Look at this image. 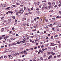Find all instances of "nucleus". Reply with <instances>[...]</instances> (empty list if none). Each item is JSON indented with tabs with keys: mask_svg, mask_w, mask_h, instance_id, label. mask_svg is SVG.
I'll list each match as a JSON object with an SVG mask.
<instances>
[{
	"mask_svg": "<svg viewBox=\"0 0 61 61\" xmlns=\"http://www.w3.org/2000/svg\"><path fill=\"white\" fill-rule=\"evenodd\" d=\"M0 40H1L2 39H3V37H0Z\"/></svg>",
	"mask_w": 61,
	"mask_h": 61,
	"instance_id": "nucleus-18",
	"label": "nucleus"
},
{
	"mask_svg": "<svg viewBox=\"0 0 61 61\" xmlns=\"http://www.w3.org/2000/svg\"><path fill=\"white\" fill-rule=\"evenodd\" d=\"M38 41V40H35V42H36V41Z\"/></svg>",
	"mask_w": 61,
	"mask_h": 61,
	"instance_id": "nucleus-38",
	"label": "nucleus"
},
{
	"mask_svg": "<svg viewBox=\"0 0 61 61\" xmlns=\"http://www.w3.org/2000/svg\"><path fill=\"white\" fill-rule=\"evenodd\" d=\"M40 59H41L42 60H43V58L42 57H41L40 58Z\"/></svg>",
	"mask_w": 61,
	"mask_h": 61,
	"instance_id": "nucleus-19",
	"label": "nucleus"
},
{
	"mask_svg": "<svg viewBox=\"0 0 61 61\" xmlns=\"http://www.w3.org/2000/svg\"><path fill=\"white\" fill-rule=\"evenodd\" d=\"M27 39H29V37H27Z\"/></svg>",
	"mask_w": 61,
	"mask_h": 61,
	"instance_id": "nucleus-39",
	"label": "nucleus"
},
{
	"mask_svg": "<svg viewBox=\"0 0 61 61\" xmlns=\"http://www.w3.org/2000/svg\"><path fill=\"white\" fill-rule=\"evenodd\" d=\"M45 9H47V7H45Z\"/></svg>",
	"mask_w": 61,
	"mask_h": 61,
	"instance_id": "nucleus-24",
	"label": "nucleus"
},
{
	"mask_svg": "<svg viewBox=\"0 0 61 61\" xmlns=\"http://www.w3.org/2000/svg\"><path fill=\"white\" fill-rule=\"evenodd\" d=\"M51 22H54V20H51Z\"/></svg>",
	"mask_w": 61,
	"mask_h": 61,
	"instance_id": "nucleus-59",
	"label": "nucleus"
},
{
	"mask_svg": "<svg viewBox=\"0 0 61 61\" xmlns=\"http://www.w3.org/2000/svg\"><path fill=\"white\" fill-rule=\"evenodd\" d=\"M20 14H22V13H23L24 10H20Z\"/></svg>",
	"mask_w": 61,
	"mask_h": 61,
	"instance_id": "nucleus-1",
	"label": "nucleus"
},
{
	"mask_svg": "<svg viewBox=\"0 0 61 61\" xmlns=\"http://www.w3.org/2000/svg\"><path fill=\"white\" fill-rule=\"evenodd\" d=\"M58 57H60V56L59 55H58L57 56Z\"/></svg>",
	"mask_w": 61,
	"mask_h": 61,
	"instance_id": "nucleus-29",
	"label": "nucleus"
},
{
	"mask_svg": "<svg viewBox=\"0 0 61 61\" xmlns=\"http://www.w3.org/2000/svg\"><path fill=\"white\" fill-rule=\"evenodd\" d=\"M38 36V35H35V36H36V37L37 36Z\"/></svg>",
	"mask_w": 61,
	"mask_h": 61,
	"instance_id": "nucleus-53",
	"label": "nucleus"
},
{
	"mask_svg": "<svg viewBox=\"0 0 61 61\" xmlns=\"http://www.w3.org/2000/svg\"><path fill=\"white\" fill-rule=\"evenodd\" d=\"M7 56H4V58H7Z\"/></svg>",
	"mask_w": 61,
	"mask_h": 61,
	"instance_id": "nucleus-16",
	"label": "nucleus"
},
{
	"mask_svg": "<svg viewBox=\"0 0 61 61\" xmlns=\"http://www.w3.org/2000/svg\"><path fill=\"white\" fill-rule=\"evenodd\" d=\"M47 36H50V34H48Z\"/></svg>",
	"mask_w": 61,
	"mask_h": 61,
	"instance_id": "nucleus-55",
	"label": "nucleus"
},
{
	"mask_svg": "<svg viewBox=\"0 0 61 61\" xmlns=\"http://www.w3.org/2000/svg\"><path fill=\"white\" fill-rule=\"evenodd\" d=\"M59 3H60V4H61V1H59Z\"/></svg>",
	"mask_w": 61,
	"mask_h": 61,
	"instance_id": "nucleus-64",
	"label": "nucleus"
},
{
	"mask_svg": "<svg viewBox=\"0 0 61 61\" xmlns=\"http://www.w3.org/2000/svg\"><path fill=\"white\" fill-rule=\"evenodd\" d=\"M2 6L3 7H6V5H5V4L3 5H2Z\"/></svg>",
	"mask_w": 61,
	"mask_h": 61,
	"instance_id": "nucleus-3",
	"label": "nucleus"
},
{
	"mask_svg": "<svg viewBox=\"0 0 61 61\" xmlns=\"http://www.w3.org/2000/svg\"><path fill=\"white\" fill-rule=\"evenodd\" d=\"M34 5H36V2H35L34 3Z\"/></svg>",
	"mask_w": 61,
	"mask_h": 61,
	"instance_id": "nucleus-34",
	"label": "nucleus"
},
{
	"mask_svg": "<svg viewBox=\"0 0 61 61\" xmlns=\"http://www.w3.org/2000/svg\"><path fill=\"white\" fill-rule=\"evenodd\" d=\"M34 37V36H30V37L31 38H33Z\"/></svg>",
	"mask_w": 61,
	"mask_h": 61,
	"instance_id": "nucleus-42",
	"label": "nucleus"
},
{
	"mask_svg": "<svg viewBox=\"0 0 61 61\" xmlns=\"http://www.w3.org/2000/svg\"><path fill=\"white\" fill-rule=\"evenodd\" d=\"M5 29H6V30L8 29L9 28V27H5Z\"/></svg>",
	"mask_w": 61,
	"mask_h": 61,
	"instance_id": "nucleus-4",
	"label": "nucleus"
},
{
	"mask_svg": "<svg viewBox=\"0 0 61 61\" xmlns=\"http://www.w3.org/2000/svg\"><path fill=\"white\" fill-rule=\"evenodd\" d=\"M49 7V8H51V7H52L51 6V5H50Z\"/></svg>",
	"mask_w": 61,
	"mask_h": 61,
	"instance_id": "nucleus-48",
	"label": "nucleus"
},
{
	"mask_svg": "<svg viewBox=\"0 0 61 61\" xmlns=\"http://www.w3.org/2000/svg\"><path fill=\"white\" fill-rule=\"evenodd\" d=\"M31 9L32 10H34L33 7H32V8H31Z\"/></svg>",
	"mask_w": 61,
	"mask_h": 61,
	"instance_id": "nucleus-37",
	"label": "nucleus"
},
{
	"mask_svg": "<svg viewBox=\"0 0 61 61\" xmlns=\"http://www.w3.org/2000/svg\"><path fill=\"white\" fill-rule=\"evenodd\" d=\"M36 29H35L33 30L32 31H36Z\"/></svg>",
	"mask_w": 61,
	"mask_h": 61,
	"instance_id": "nucleus-27",
	"label": "nucleus"
},
{
	"mask_svg": "<svg viewBox=\"0 0 61 61\" xmlns=\"http://www.w3.org/2000/svg\"><path fill=\"white\" fill-rule=\"evenodd\" d=\"M15 29V28L13 27L12 29V30H14Z\"/></svg>",
	"mask_w": 61,
	"mask_h": 61,
	"instance_id": "nucleus-60",
	"label": "nucleus"
},
{
	"mask_svg": "<svg viewBox=\"0 0 61 61\" xmlns=\"http://www.w3.org/2000/svg\"><path fill=\"white\" fill-rule=\"evenodd\" d=\"M30 21V19H29L27 20V21L28 22H29Z\"/></svg>",
	"mask_w": 61,
	"mask_h": 61,
	"instance_id": "nucleus-12",
	"label": "nucleus"
},
{
	"mask_svg": "<svg viewBox=\"0 0 61 61\" xmlns=\"http://www.w3.org/2000/svg\"><path fill=\"white\" fill-rule=\"evenodd\" d=\"M30 40V42H32V40Z\"/></svg>",
	"mask_w": 61,
	"mask_h": 61,
	"instance_id": "nucleus-54",
	"label": "nucleus"
},
{
	"mask_svg": "<svg viewBox=\"0 0 61 61\" xmlns=\"http://www.w3.org/2000/svg\"><path fill=\"white\" fill-rule=\"evenodd\" d=\"M39 51L40 52H42V50H40Z\"/></svg>",
	"mask_w": 61,
	"mask_h": 61,
	"instance_id": "nucleus-56",
	"label": "nucleus"
},
{
	"mask_svg": "<svg viewBox=\"0 0 61 61\" xmlns=\"http://www.w3.org/2000/svg\"><path fill=\"white\" fill-rule=\"evenodd\" d=\"M16 24H17V23H16V22L14 23V25H16Z\"/></svg>",
	"mask_w": 61,
	"mask_h": 61,
	"instance_id": "nucleus-14",
	"label": "nucleus"
},
{
	"mask_svg": "<svg viewBox=\"0 0 61 61\" xmlns=\"http://www.w3.org/2000/svg\"><path fill=\"white\" fill-rule=\"evenodd\" d=\"M11 19H8V21H11Z\"/></svg>",
	"mask_w": 61,
	"mask_h": 61,
	"instance_id": "nucleus-36",
	"label": "nucleus"
},
{
	"mask_svg": "<svg viewBox=\"0 0 61 61\" xmlns=\"http://www.w3.org/2000/svg\"><path fill=\"white\" fill-rule=\"evenodd\" d=\"M17 12V11L16 10H15L14 11V13H15V12Z\"/></svg>",
	"mask_w": 61,
	"mask_h": 61,
	"instance_id": "nucleus-40",
	"label": "nucleus"
},
{
	"mask_svg": "<svg viewBox=\"0 0 61 61\" xmlns=\"http://www.w3.org/2000/svg\"><path fill=\"white\" fill-rule=\"evenodd\" d=\"M51 39H53V36H51Z\"/></svg>",
	"mask_w": 61,
	"mask_h": 61,
	"instance_id": "nucleus-41",
	"label": "nucleus"
},
{
	"mask_svg": "<svg viewBox=\"0 0 61 61\" xmlns=\"http://www.w3.org/2000/svg\"><path fill=\"white\" fill-rule=\"evenodd\" d=\"M59 13H60V14H61V11H59Z\"/></svg>",
	"mask_w": 61,
	"mask_h": 61,
	"instance_id": "nucleus-32",
	"label": "nucleus"
},
{
	"mask_svg": "<svg viewBox=\"0 0 61 61\" xmlns=\"http://www.w3.org/2000/svg\"><path fill=\"white\" fill-rule=\"evenodd\" d=\"M26 25V24H25V23H24L23 24H22L21 25L22 26H25V25Z\"/></svg>",
	"mask_w": 61,
	"mask_h": 61,
	"instance_id": "nucleus-2",
	"label": "nucleus"
},
{
	"mask_svg": "<svg viewBox=\"0 0 61 61\" xmlns=\"http://www.w3.org/2000/svg\"><path fill=\"white\" fill-rule=\"evenodd\" d=\"M59 48H60V47H61V44H59Z\"/></svg>",
	"mask_w": 61,
	"mask_h": 61,
	"instance_id": "nucleus-21",
	"label": "nucleus"
},
{
	"mask_svg": "<svg viewBox=\"0 0 61 61\" xmlns=\"http://www.w3.org/2000/svg\"><path fill=\"white\" fill-rule=\"evenodd\" d=\"M5 36V35H3L2 36V37H4V36Z\"/></svg>",
	"mask_w": 61,
	"mask_h": 61,
	"instance_id": "nucleus-45",
	"label": "nucleus"
},
{
	"mask_svg": "<svg viewBox=\"0 0 61 61\" xmlns=\"http://www.w3.org/2000/svg\"><path fill=\"white\" fill-rule=\"evenodd\" d=\"M12 6H13V7H15V5H12Z\"/></svg>",
	"mask_w": 61,
	"mask_h": 61,
	"instance_id": "nucleus-47",
	"label": "nucleus"
},
{
	"mask_svg": "<svg viewBox=\"0 0 61 61\" xmlns=\"http://www.w3.org/2000/svg\"><path fill=\"white\" fill-rule=\"evenodd\" d=\"M8 12H9V13H11V11H8Z\"/></svg>",
	"mask_w": 61,
	"mask_h": 61,
	"instance_id": "nucleus-61",
	"label": "nucleus"
},
{
	"mask_svg": "<svg viewBox=\"0 0 61 61\" xmlns=\"http://www.w3.org/2000/svg\"><path fill=\"white\" fill-rule=\"evenodd\" d=\"M33 50V48H31L30 49V50Z\"/></svg>",
	"mask_w": 61,
	"mask_h": 61,
	"instance_id": "nucleus-22",
	"label": "nucleus"
},
{
	"mask_svg": "<svg viewBox=\"0 0 61 61\" xmlns=\"http://www.w3.org/2000/svg\"><path fill=\"white\" fill-rule=\"evenodd\" d=\"M1 48L4 47V46H1Z\"/></svg>",
	"mask_w": 61,
	"mask_h": 61,
	"instance_id": "nucleus-57",
	"label": "nucleus"
},
{
	"mask_svg": "<svg viewBox=\"0 0 61 61\" xmlns=\"http://www.w3.org/2000/svg\"><path fill=\"white\" fill-rule=\"evenodd\" d=\"M38 45V43H37L36 44V46H37V45Z\"/></svg>",
	"mask_w": 61,
	"mask_h": 61,
	"instance_id": "nucleus-49",
	"label": "nucleus"
},
{
	"mask_svg": "<svg viewBox=\"0 0 61 61\" xmlns=\"http://www.w3.org/2000/svg\"><path fill=\"white\" fill-rule=\"evenodd\" d=\"M53 49L54 50H56V48H55V47H54L53 48Z\"/></svg>",
	"mask_w": 61,
	"mask_h": 61,
	"instance_id": "nucleus-25",
	"label": "nucleus"
},
{
	"mask_svg": "<svg viewBox=\"0 0 61 61\" xmlns=\"http://www.w3.org/2000/svg\"><path fill=\"white\" fill-rule=\"evenodd\" d=\"M1 32H3V31H4V28H3L1 29Z\"/></svg>",
	"mask_w": 61,
	"mask_h": 61,
	"instance_id": "nucleus-5",
	"label": "nucleus"
},
{
	"mask_svg": "<svg viewBox=\"0 0 61 61\" xmlns=\"http://www.w3.org/2000/svg\"><path fill=\"white\" fill-rule=\"evenodd\" d=\"M34 20L35 21H36V18L34 19Z\"/></svg>",
	"mask_w": 61,
	"mask_h": 61,
	"instance_id": "nucleus-50",
	"label": "nucleus"
},
{
	"mask_svg": "<svg viewBox=\"0 0 61 61\" xmlns=\"http://www.w3.org/2000/svg\"><path fill=\"white\" fill-rule=\"evenodd\" d=\"M43 47H44V45H42V46H41V48H43Z\"/></svg>",
	"mask_w": 61,
	"mask_h": 61,
	"instance_id": "nucleus-51",
	"label": "nucleus"
},
{
	"mask_svg": "<svg viewBox=\"0 0 61 61\" xmlns=\"http://www.w3.org/2000/svg\"><path fill=\"white\" fill-rule=\"evenodd\" d=\"M56 56H54V58H56Z\"/></svg>",
	"mask_w": 61,
	"mask_h": 61,
	"instance_id": "nucleus-43",
	"label": "nucleus"
},
{
	"mask_svg": "<svg viewBox=\"0 0 61 61\" xmlns=\"http://www.w3.org/2000/svg\"><path fill=\"white\" fill-rule=\"evenodd\" d=\"M23 48H20V50L21 51V50H23Z\"/></svg>",
	"mask_w": 61,
	"mask_h": 61,
	"instance_id": "nucleus-17",
	"label": "nucleus"
},
{
	"mask_svg": "<svg viewBox=\"0 0 61 61\" xmlns=\"http://www.w3.org/2000/svg\"><path fill=\"white\" fill-rule=\"evenodd\" d=\"M57 25V22L54 23L53 25Z\"/></svg>",
	"mask_w": 61,
	"mask_h": 61,
	"instance_id": "nucleus-8",
	"label": "nucleus"
},
{
	"mask_svg": "<svg viewBox=\"0 0 61 61\" xmlns=\"http://www.w3.org/2000/svg\"><path fill=\"white\" fill-rule=\"evenodd\" d=\"M17 44H20V42H19L18 41L17 42Z\"/></svg>",
	"mask_w": 61,
	"mask_h": 61,
	"instance_id": "nucleus-30",
	"label": "nucleus"
},
{
	"mask_svg": "<svg viewBox=\"0 0 61 61\" xmlns=\"http://www.w3.org/2000/svg\"><path fill=\"white\" fill-rule=\"evenodd\" d=\"M40 46H38V48H40Z\"/></svg>",
	"mask_w": 61,
	"mask_h": 61,
	"instance_id": "nucleus-63",
	"label": "nucleus"
},
{
	"mask_svg": "<svg viewBox=\"0 0 61 61\" xmlns=\"http://www.w3.org/2000/svg\"><path fill=\"white\" fill-rule=\"evenodd\" d=\"M36 10H37V11H38V10H39V9H38V8L36 9Z\"/></svg>",
	"mask_w": 61,
	"mask_h": 61,
	"instance_id": "nucleus-46",
	"label": "nucleus"
},
{
	"mask_svg": "<svg viewBox=\"0 0 61 61\" xmlns=\"http://www.w3.org/2000/svg\"><path fill=\"white\" fill-rule=\"evenodd\" d=\"M48 48H49V49H51V47H48Z\"/></svg>",
	"mask_w": 61,
	"mask_h": 61,
	"instance_id": "nucleus-28",
	"label": "nucleus"
},
{
	"mask_svg": "<svg viewBox=\"0 0 61 61\" xmlns=\"http://www.w3.org/2000/svg\"><path fill=\"white\" fill-rule=\"evenodd\" d=\"M7 40L8 41H9V42H11V41L10 40V39H8Z\"/></svg>",
	"mask_w": 61,
	"mask_h": 61,
	"instance_id": "nucleus-7",
	"label": "nucleus"
},
{
	"mask_svg": "<svg viewBox=\"0 0 61 61\" xmlns=\"http://www.w3.org/2000/svg\"><path fill=\"white\" fill-rule=\"evenodd\" d=\"M61 4H59L58 5V6H59V7H60V6H61Z\"/></svg>",
	"mask_w": 61,
	"mask_h": 61,
	"instance_id": "nucleus-31",
	"label": "nucleus"
},
{
	"mask_svg": "<svg viewBox=\"0 0 61 61\" xmlns=\"http://www.w3.org/2000/svg\"><path fill=\"white\" fill-rule=\"evenodd\" d=\"M12 18H13V19H15V16H13L12 17Z\"/></svg>",
	"mask_w": 61,
	"mask_h": 61,
	"instance_id": "nucleus-23",
	"label": "nucleus"
},
{
	"mask_svg": "<svg viewBox=\"0 0 61 61\" xmlns=\"http://www.w3.org/2000/svg\"><path fill=\"white\" fill-rule=\"evenodd\" d=\"M53 53V52L52 51L51 52H50V54H52V53Z\"/></svg>",
	"mask_w": 61,
	"mask_h": 61,
	"instance_id": "nucleus-52",
	"label": "nucleus"
},
{
	"mask_svg": "<svg viewBox=\"0 0 61 61\" xmlns=\"http://www.w3.org/2000/svg\"><path fill=\"white\" fill-rule=\"evenodd\" d=\"M57 7V5H56L54 6V7Z\"/></svg>",
	"mask_w": 61,
	"mask_h": 61,
	"instance_id": "nucleus-58",
	"label": "nucleus"
},
{
	"mask_svg": "<svg viewBox=\"0 0 61 61\" xmlns=\"http://www.w3.org/2000/svg\"><path fill=\"white\" fill-rule=\"evenodd\" d=\"M55 5V2H53L52 4V5Z\"/></svg>",
	"mask_w": 61,
	"mask_h": 61,
	"instance_id": "nucleus-6",
	"label": "nucleus"
},
{
	"mask_svg": "<svg viewBox=\"0 0 61 61\" xmlns=\"http://www.w3.org/2000/svg\"><path fill=\"white\" fill-rule=\"evenodd\" d=\"M10 8V7H9L7 8V10H10V9H9Z\"/></svg>",
	"mask_w": 61,
	"mask_h": 61,
	"instance_id": "nucleus-9",
	"label": "nucleus"
},
{
	"mask_svg": "<svg viewBox=\"0 0 61 61\" xmlns=\"http://www.w3.org/2000/svg\"><path fill=\"white\" fill-rule=\"evenodd\" d=\"M22 20L23 21H24V18L22 19Z\"/></svg>",
	"mask_w": 61,
	"mask_h": 61,
	"instance_id": "nucleus-62",
	"label": "nucleus"
},
{
	"mask_svg": "<svg viewBox=\"0 0 61 61\" xmlns=\"http://www.w3.org/2000/svg\"><path fill=\"white\" fill-rule=\"evenodd\" d=\"M58 36V35H55L54 36V38L56 37H57Z\"/></svg>",
	"mask_w": 61,
	"mask_h": 61,
	"instance_id": "nucleus-15",
	"label": "nucleus"
},
{
	"mask_svg": "<svg viewBox=\"0 0 61 61\" xmlns=\"http://www.w3.org/2000/svg\"><path fill=\"white\" fill-rule=\"evenodd\" d=\"M55 19H56L55 18H52V19H53V20H55Z\"/></svg>",
	"mask_w": 61,
	"mask_h": 61,
	"instance_id": "nucleus-35",
	"label": "nucleus"
},
{
	"mask_svg": "<svg viewBox=\"0 0 61 61\" xmlns=\"http://www.w3.org/2000/svg\"><path fill=\"white\" fill-rule=\"evenodd\" d=\"M20 5V3H17L16 4V5Z\"/></svg>",
	"mask_w": 61,
	"mask_h": 61,
	"instance_id": "nucleus-11",
	"label": "nucleus"
},
{
	"mask_svg": "<svg viewBox=\"0 0 61 61\" xmlns=\"http://www.w3.org/2000/svg\"><path fill=\"white\" fill-rule=\"evenodd\" d=\"M48 4L49 5H51V3L48 2Z\"/></svg>",
	"mask_w": 61,
	"mask_h": 61,
	"instance_id": "nucleus-20",
	"label": "nucleus"
},
{
	"mask_svg": "<svg viewBox=\"0 0 61 61\" xmlns=\"http://www.w3.org/2000/svg\"><path fill=\"white\" fill-rule=\"evenodd\" d=\"M9 37V36H6V38H8Z\"/></svg>",
	"mask_w": 61,
	"mask_h": 61,
	"instance_id": "nucleus-26",
	"label": "nucleus"
},
{
	"mask_svg": "<svg viewBox=\"0 0 61 61\" xmlns=\"http://www.w3.org/2000/svg\"><path fill=\"white\" fill-rule=\"evenodd\" d=\"M39 3H40V2L37 3V5H39Z\"/></svg>",
	"mask_w": 61,
	"mask_h": 61,
	"instance_id": "nucleus-33",
	"label": "nucleus"
},
{
	"mask_svg": "<svg viewBox=\"0 0 61 61\" xmlns=\"http://www.w3.org/2000/svg\"><path fill=\"white\" fill-rule=\"evenodd\" d=\"M53 11V10H51L50 11H49V13H50L51 12H52Z\"/></svg>",
	"mask_w": 61,
	"mask_h": 61,
	"instance_id": "nucleus-10",
	"label": "nucleus"
},
{
	"mask_svg": "<svg viewBox=\"0 0 61 61\" xmlns=\"http://www.w3.org/2000/svg\"><path fill=\"white\" fill-rule=\"evenodd\" d=\"M49 57H50V58H52V55H51Z\"/></svg>",
	"mask_w": 61,
	"mask_h": 61,
	"instance_id": "nucleus-13",
	"label": "nucleus"
},
{
	"mask_svg": "<svg viewBox=\"0 0 61 61\" xmlns=\"http://www.w3.org/2000/svg\"><path fill=\"white\" fill-rule=\"evenodd\" d=\"M42 51H45V49H42Z\"/></svg>",
	"mask_w": 61,
	"mask_h": 61,
	"instance_id": "nucleus-44",
	"label": "nucleus"
}]
</instances>
